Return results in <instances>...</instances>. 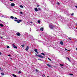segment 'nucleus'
Listing matches in <instances>:
<instances>
[{"label":"nucleus","instance_id":"nucleus-1","mask_svg":"<svg viewBox=\"0 0 77 77\" xmlns=\"http://www.w3.org/2000/svg\"><path fill=\"white\" fill-rule=\"evenodd\" d=\"M49 27L51 29H53L54 28H56V26L55 25H50L49 26Z\"/></svg>","mask_w":77,"mask_h":77},{"label":"nucleus","instance_id":"nucleus-2","mask_svg":"<svg viewBox=\"0 0 77 77\" xmlns=\"http://www.w3.org/2000/svg\"><path fill=\"white\" fill-rule=\"evenodd\" d=\"M14 21H17V23H20V22H22V20H14Z\"/></svg>","mask_w":77,"mask_h":77},{"label":"nucleus","instance_id":"nucleus-3","mask_svg":"<svg viewBox=\"0 0 77 77\" xmlns=\"http://www.w3.org/2000/svg\"><path fill=\"white\" fill-rule=\"evenodd\" d=\"M37 56H38V57H41V58H42V59H44V57H43L41 55H37Z\"/></svg>","mask_w":77,"mask_h":77},{"label":"nucleus","instance_id":"nucleus-4","mask_svg":"<svg viewBox=\"0 0 77 77\" xmlns=\"http://www.w3.org/2000/svg\"><path fill=\"white\" fill-rule=\"evenodd\" d=\"M13 47L14 48H17V46H15V45L14 44H13Z\"/></svg>","mask_w":77,"mask_h":77},{"label":"nucleus","instance_id":"nucleus-5","mask_svg":"<svg viewBox=\"0 0 77 77\" xmlns=\"http://www.w3.org/2000/svg\"><path fill=\"white\" fill-rule=\"evenodd\" d=\"M17 34V36H20L21 35L20 34V32H17L16 33Z\"/></svg>","mask_w":77,"mask_h":77},{"label":"nucleus","instance_id":"nucleus-6","mask_svg":"<svg viewBox=\"0 0 77 77\" xmlns=\"http://www.w3.org/2000/svg\"><path fill=\"white\" fill-rule=\"evenodd\" d=\"M29 48V46H27L26 47V48L25 49V50H26V51H28Z\"/></svg>","mask_w":77,"mask_h":77},{"label":"nucleus","instance_id":"nucleus-7","mask_svg":"<svg viewBox=\"0 0 77 77\" xmlns=\"http://www.w3.org/2000/svg\"><path fill=\"white\" fill-rule=\"evenodd\" d=\"M34 10L36 12H38V8H35Z\"/></svg>","mask_w":77,"mask_h":77},{"label":"nucleus","instance_id":"nucleus-8","mask_svg":"<svg viewBox=\"0 0 77 77\" xmlns=\"http://www.w3.org/2000/svg\"><path fill=\"white\" fill-rule=\"evenodd\" d=\"M11 6H15V4L14 3H12L11 4Z\"/></svg>","mask_w":77,"mask_h":77},{"label":"nucleus","instance_id":"nucleus-9","mask_svg":"<svg viewBox=\"0 0 77 77\" xmlns=\"http://www.w3.org/2000/svg\"><path fill=\"white\" fill-rule=\"evenodd\" d=\"M34 51H35V52H36V53H37V54H38V50H37V49H35L34 50Z\"/></svg>","mask_w":77,"mask_h":77},{"label":"nucleus","instance_id":"nucleus-10","mask_svg":"<svg viewBox=\"0 0 77 77\" xmlns=\"http://www.w3.org/2000/svg\"><path fill=\"white\" fill-rule=\"evenodd\" d=\"M47 65L48 66H49V67H51V66L49 65L48 64H47Z\"/></svg>","mask_w":77,"mask_h":77},{"label":"nucleus","instance_id":"nucleus-11","mask_svg":"<svg viewBox=\"0 0 77 77\" xmlns=\"http://www.w3.org/2000/svg\"><path fill=\"white\" fill-rule=\"evenodd\" d=\"M60 44L61 45H63V42L62 41L60 42Z\"/></svg>","mask_w":77,"mask_h":77},{"label":"nucleus","instance_id":"nucleus-12","mask_svg":"<svg viewBox=\"0 0 77 77\" xmlns=\"http://www.w3.org/2000/svg\"><path fill=\"white\" fill-rule=\"evenodd\" d=\"M12 75L13 76V77H17V75H16L14 74H13Z\"/></svg>","mask_w":77,"mask_h":77},{"label":"nucleus","instance_id":"nucleus-13","mask_svg":"<svg viewBox=\"0 0 77 77\" xmlns=\"http://www.w3.org/2000/svg\"><path fill=\"white\" fill-rule=\"evenodd\" d=\"M40 30H42V31H43V30H44V28H43L42 27L41 28Z\"/></svg>","mask_w":77,"mask_h":77},{"label":"nucleus","instance_id":"nucleus-14","mask_svg":"<svg viewBox=\"0 0 77 77\" xmlns=\"http://www.w3.org/2000/svg\"><path fill=\"white\" fill-rule=\"evenodd\" d=\"M0 26L1 27H3L4 26L2 24H0Z\"/></svg>","mask_w":77,"mask_h":77},{"label":"nucleus","instance_id":"nucleus-15","mask_svg":"<svg viewBox=\"0 0 77 77\" xmlns=\"http://www.w3.org/2000/svg\"><path fill=\"white\" fill-rule=\"evenodd\" d=\"M20 8H23L24 7H23V5H21L20 6Z\"/></svg>","mask_w":77,"mask_h":77},{"label":"nucleus","instance_id":"nucleus-16","mask_svg":"<svg viewBox=\"0 0 77 77\" xmlns=\"http://www.w3.org/2000/svg\"><path fill=\"white\" fill-rule=\"evenodd\" d=\"M10 18H12V19H14V17L13 16H11Z\"/></svg>","mask_w":77,"mask_h":77},{"label":"nucleus","instance_id":"nucleus-17","mask_svg":"<svg viewBox=\"0 0 77 77\" xmlns=\"http://www.w3.org/2000/svg\"><path fill=\"white\" fill-rule=\"evenodd\" d=\"M24 45H25L24 44H23L22 45H21V46L22 47H23V48L24 47Z\"/></svg>","mask_w":77,"mask_h":77},{"label":"nucleus","instance_id":"nucleus-18","mask_svg":"<svg viewBox=\"0 0 77 77\" xmlns=\"http://www.w3.org/2000/svg\"><path fill=\"white\" fill-rule=\"evenodd\" d=\"M42 54L43 56H45V55L43 53H41Z\"/></svg>","mask_w":77,"mask_h":77},{"label":"nucleus","instance_id":"nucleus-19","mask_svg":"<svg viewBox=\"0 0 77 77\" xmlns=\"http://www.w3.org/2000/svg\"><path fill=\"white\" fill-rule=\"evenodd\" d=\"M1 74L2 75H5V74L3 73H1Z\"/></svg>","mask_w":77,"mask_h":77},{"label":"nucleus","instance_id":"nucleus-20","mask_svg":"<svg viewBox=\"0 0 77 77\" xmlns=\"http://www.w3.org/2000/svg\"><path fill=\"white\" fill-rule=\"evenodd\" d=\"M38 23H41V21H40V20H38Z\"/></svg>","mask_w":77,"mask_h":77},{"label":"nucleus","instance_id":"nucleus-21","mask_svg":"<svg viewBox=\"0 0 77 77\" xmlns=\"http://www.w3.org/2000/svg\"><path fill=\"white\" fill-rule=\"evenodd\" d=\"M57 5H60V3H59V2H57Z\"/></svg>","mask_w":77,"mask_h":77},{"label":"nucleus","instance_id":"nucleus-22","mask_svg":"<svg viewBox=\"0 0 77 77\" xmlns=\"http://www.w3.org/2000/svg\"><path fill=\"white\" fill-rule=\"evenodd\" d=\"M38 60H40L41 61H42V60H41V59H38Z\"/></svg>","mask_w":77,"mask_h":77},{"label":"nucleus","instance_id":"nucleus-23","mask_svg":"<svg viewBox=\"0 0 77 77\" xmlns=\"http://www.w3.org/2000/svg\"><path fill=\"white\" fill-rule=\"evenodd\" d=\"M71 15H72V16L73 15H74V13H72L71 14Z\"/></svg>","mask_w":77,"mask_h":77},{"label":"nucleus","instance_id":"nucleus-24","mask_svg":"<svg viewBox=\"0 0 77 77\" xmlns=\"http://www.w3.org/2000/svg\"><path fill=\"white\" fill-rule=\"evenodd\" d=\"M69 75H73V74H70Z\"/></svg>","mask_w":77,"mask_h":77},{"label":"nucleus","instance_id":"nucleus-25","mask_svg":"<svg viewBox=\"0 0 77 77\" xmlns=\"http://www.w3.org/2000/svg\"><path fill=\"white\" fill-rule=\"evenodd\" d=\"M7 48H10L9 46H7Z\"/></svg>","mask_w":77,"mask_h":77},{"label":"nucleus","instance_id":"nucleus-26","mask_svg":"<svg viewBox=\"0 0 77 77\" xmlns=\"http://www.w3.org/2000/svg\"><path fill=\"white\" fill-rule=\"evenodd\" d=\"M35 71H36V72H38V69H36V70H35Z\"/></svg>","mask_w":77,"mask_h":77},{"label":"nucleus","instance_id":"nucleus-27","mask_svg":"<svg viewBox=\"0 0 77 77\" xmlns=\"http://www.w3.org/2000/svg\"><path fill=\"white\" fill-rule=\"evenodd\" d=\"M60 66H63V64H60Z\"/></svg>","mask_w":77,"mask_h":77},{"label":"nucleus","instance_id":"nucleus-28","mask_svg":"<svg viewBox=\"0 0 77 77\" xmlns=\"http://www.w3.org/2000/svg\"><path fill=\"white\" fill-rule=\"evenodd\" d=\"M20 73H21V72L20 71H19V74H20Z\"/></svg>","mask_w":77,"mask_h":77},{"label":"nucleus","instance_id":"nucleus-29","mask_svg":"<svg viewBox=\"0 0 77 77\" xmlns=\"http://www.w3.org/2000/svg\"><path fill=\"white\" fill-rule=\"evenodd\" d=\"M67 59L69 60V61H70V60H69V58L67 57Z\"/></svg>","mask_w":77,"mask_h":77},{"label":"nucleus","instance_id":"nucleus-30","mask_svg":"<svg viewBox=\"0 0 77 77\" xmlns=\"http://www.w3.org/2000/svg\"><path fill=\"white\" fill-rule=\"evenodd\" d=\"M48 59L49 60H50V61H51V59H50V58H48Z\"/></svg>","mask_w":77,"mask_h":77},{"label":"nucleus","instance_id":"nucleus-31","mask_svg":"<svg viewBox=\"0 0 77 77\" xmlns=\"http://www.w3.org/2000/svg\"><path fill=\"white\" fill-rule=\"evenodd\" d=\"M38 9L39 11H41V8H38Z\"/></svg>","mask_w":77,"mask_h":77},{"label":"nucleus","instance_id":"nucleus-32","mask_svg":"<svg viewBox=\"0 0 77 77\" xmlns=\"http://www.w3.org/2000/svg\"><path fill=\"white\" fill-rule=\"evenodd\" d=\"M14 19L15 20H17V17H14Z\"/></svg>","mask_w":77,"mask_h":77},{"label":"nucleus","instance_id":"nucleus-33","mask_svg":"<svg viewBox=\"0 0 77 77\" xmlns=\"http://www.w3.org/2000/svg\"><path fill=\"white\" fill-rule=\"evenodd\" d=\"M42 77H45V75H43Z\"/></svg>","mask_w":77,"mask_h":77},{"label":"nucleus","instance_id":"nucleus-34","mask_svg":"<svg viewBox=\"0 0 77 77\" xmlns=\"http://www.w3.org/2000/svg\"><path fill=\"white\" fill-rule=\"evenodd\" d=\"M20 13H21V14H23V12H22L20 11Z\"/></svg>","mask_w":77,"mask_h":77},{"label":"nucleus","instance_id":"nucleus-35","mask_svg":"<svg viewBox=\"0 0 77 77\" xmlns=\"http://www.w3.org/2000/svg\"><path fill=\"white\" fill-rule=\"evenodd\" d=\"M30 23L31 24H32L33 23V22H30Z\"/></svg>","mask_w":77,"mask_h":77},{"label":"nucleus","instance_id":"nucleus-36","mask_svg":"<svg viewBox=\"0 0 77 77\" xmlns=\"http://www.w3.org/2000/svg\"><path fill=\"white\" fill-rule=\"evenodd\" d=\"M8 56H10V57H11V55L9 54L8 55Z\"/></svg>","mask_w":77,"mask_h":77},{"label":"nucleus","instance_id":"nucleus-37","mask_svg":"<svg viewBox=\"0 0 77 77\" xmlns=\"http://www.w3.org/2000/svg\"><path fill=\"white\" fill-rule=\"evenodd\" d=\"M2 54V53H1V52H0V55H1V54Z\"/></svg>","mask_w":77,"mask_h":77},{"label":"nucleus","instance_id":"nucleus-38","mask_svg":"<svg viewBox=\"0 0 77 77\" xmlns=\"http://www.w3.org/2000/svg\"><path fill=\"white\" fill-rule=\"evenodd\" d=\"M1 39H3V37H1Z\"/></svg>","mask_w":77,"mask_h":77},{"label":"nucleus","instance_id":"nucleus-39","mask_svg":"<svg viewBox=\"0 0 77 77\" xmlns=\"http://www.w3.org/2000/svg\"><path fill=\"white\" fill-rule=\"evenodd\" d=\"M68 39H70V40H71V38H68Z\"/></svg>","mask_w":77,"mask_h":77},{"label":"nucleus","instance_id":"nucleus-40","mask_svg":"<svg viewBox=\"0 0 77 77\" xmlns=\"http://www.w3.org/2000/svg\"><path fill=\"white\" fill-rule=\"evenodd\" d=\"M10 1H11V2H12V1H13V0H10Z\"/></svg>","mask_w":77,"mask_h":77},{"label":"nucleus","instance_id":"nucleus-41","mask_svg":"<svg viewBox=\"0 0 77 77\" xmlns=\"http://www.w3.org/2000/svg\"><path fill=\"white\" fill-rule=\"evenodd\" d=\"M10 59H11V60H12V58H10Z\"/></svg>","mask_w":77,"mask_h":77},{"label":"nucleus","instance_id":"nucleus-42","mask_svg":"<svg viewBox=\"0 0 77 77\" xmlns=\"http://www.w3.org/2000/svg\"><path fill=\"white\" fill-rule=\"evenodd\" d=\"M65 50H67V49L66 48L65 49Z\"/></svg>","mask_w":77,"mask_h":77},{"label":"nucleus","instance_id":"nucleus-43","mask_svg":"<svg viewBox=\"0 0 77 77\" xmlns=\"http://www.w3.org/2000/svg\"><path fill=\"white\" fill-rule=\"evenodd\" d=\"M39 6V5H38L37 6V7H38Z\"/></svg>","mask_w":77,"mask_h":77},{"label":"nucleus","instance_id":"nucleus-44","mask_svg":"<svg viewBox=\"0 0 77 77\" xmlns=\"http://www.w3.org/2000/svg\"><path fill=\"white\" fill-rule=\"evenodd\" d=\"M3 16H2V17H3Z\"/></svg>","mask_w":77,"mask_h":77},{"label":"nucleus","instance_id":"nucleus-45","mask_svg":"<svg viewBox=\"0 0 77 77\" xmlns=\"http://www.w3.org/2000/svg\"><path fill=\"white\" fill-rule=\"evenodd\" d=\"M1 70V67H0V71Z\"/></svg>","mask_w":77,"mask_h":77},{"label":"nucleus","instance_id":"nucleus-46","mask_svg":"<svg viewBox=\"0 0 77 77\" xmlns=\"http://www.w3.org/2000/svg\"><path fill=\"white\" fill-rule=\"evenodd\" d=\"M67 51H69V50H67Z\"/></svg>","mask_w":77,"mask_h":77},{"label":"nucleus","instance_id":"nucleus-47","mask_svg":"<svg viewBox=\"0 0 77 77\" xmlns=\"http://www.w3.org/2000/svg\"><path fill=\"white\" fill-rule=\"evenodd\" d=\"M76 50L77 51V48H76Z\"/></svg>","mask_w":77,"mask_h":77},{"label":"nucleus","instance_id":"nucleus-48","mask_svg":"<svg viewBox=\"0 0 77 77\" xmlns=\"http://www.w3.org/2000/svg\"><path fill=\"white\" fill-rule=\"evenodd\" d=\"M37 55V54H36V56Z\"/></svg>","mask_w":77,"mask_h":77},{"label":"nucleus","instance_id":"nucleus-49","mask_svg":"<svg viewBox=\"0 0 77 77\" xmlns=\"http://www.w3.org/2000/svg\"><path fill=\"white\" fill-rule=\"evenodd\" d=\"M0 21H1V20H0Z\"/></svg>","mask_w":77,"mask_h":77},{"label":"nucleus","instance_id":"nucleus-50","mask_svg":"<svg viewBox=\"0 0 77 77\" xmlns=\"http://www.w3.org/2000/svg\"><path fill=\"white\" fill-rule=\"evenodd\" d=\"M47 77H49V76H47Z\"/></svg>","mask_w":77,"mask_h":77}]
</instances>
